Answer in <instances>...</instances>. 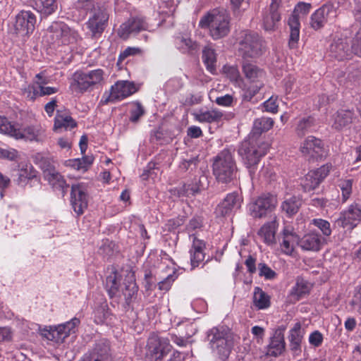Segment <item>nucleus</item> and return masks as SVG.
I'll return each instance as SVG.
<instances>
[{
	"instance_id": "nucleus-45",
	"label": "nucleus",
	"mask_w": 361,
	"mask_h": 361,
	"mask_svg": "<svg viewBox=\"0 0 361 361\" xmlns=\"http://www.w3.org/2000/svg\"><path fill=\"white\" fill-rule=\"evenodd\" d=\"M176 45L183 53H192L197 49V44L190 38L178 37L176 39Z\"/></svg>"
},
{
	"instance_id": "nucleus-4",
	"label": "nucleus",
	"mask_w": 361,
	"mask_h": 361,
	"mask_svg": "<svg viewBox=\"0 0 361 361\" xmlns=\"http://www.w3.org/2000/svg\"><path fill=\"white\" fill-rule=\"evenodd\" d=\"M269 149V144L263 140H252L242 142L238 153L244 160L247 168L256 166L262 157L264 156Z\"/></svg>"
},
{
	"instance_id": "nucleus-40",
	"label": "nucleus",
	"mask_w": 361,
	"mask_h": 361,
	"mask_svg": "<svg viewBox=\"0 0 361 361\" xmlns=\"http://www.w3.org/2000/svg\"><path fill=\"white\" fill-rule=\"evenodd\" d=\"M202 60L207 69L213 73L216 71V55L214 49L209 46L205 47L202 51Z\"/></svg>"
},
{
	"instance_id": "nucleus-13",
	"label": "nucleus",
	"mask_w": 361,
	"mask_h": 361,
	"mask_svg": "<svg viewBox=\"0 0 361 361\" xmlns=\"http://www.w3.org/2000/svg\"><path fill=\"white\" fill-rule=\"evenodd\" d=\"M109 18V14L106 9L99 8L94 11L86 23L93 37L102 35L108 25Z\"/></svg>"
},
{
	"instance_id": "nucleus-23",
	"label": "nucleus",
	"mask_w": 361,
	"mask_h": 361,
	"mask_svg": "<svg viewBox=\"0 0 361 361\" xmlns=\"http://www.w3.org/2000/svg\"><path fill=\"white\" fill-rule=\"evenodd\" d=\"M334 14H335V11L333 5H323L312 14L310 21V27L314 30H320Z\"/></svg>"
},
{
	"instance_id": "nucleus-64",
	"label": "nucleus",
	"mask_w": 361,
	"mask_h": 361,
	"mask_svg": "<svg viewBox=\"0 0 361 361\" xmlns=\"http://www.w3.org/2000/svg\"><path fill=\"white\" fill-rule=\"evenodd\" d=\"M322 334L318 331H315L313 333H312L309 337V342L310 343V344L316 347L319 346L322 344Z\"/></svg>"
},
{
	"instance_id": "nucleus-37",
	"label": "nucleus",
	"mask_w": 361,
	"mask_h": 361,
	"mask_svg": "<svg viewBox=\"0 0 361 361\" xmlns=\"http://www.w3.org/2000/svg\"><path fill=\"white\" fill-rule=\"evenodd\" d=\"M269 352L270 355L277 356L281 355L285 349L283 334L280 331H276L271 338Z\"/></svg>"
},
{
	"instance_id": "nucleus-8",
	"label": "nucleus",
	"mask_w": 361,
	"mask_h": 361,
	"mask_svg": "<svg viewBox=\"0 0 361 361\" xmlns=\"http://www.w3.org/2000/svg\"><path fill=\"white\" fill-rule=\"evenodd\" d=\"M47 33L53 43L66 44L76 42L78 34L61 21L53 22L47 29Z\"/></svg>"
},
{
	"instance_id": "nucleus-52",
	"label": "nucleus",
	"mask_w": 361,
	"mask_h": 361,
	"mask_svg": "<svg viewBox=\"0 0 361 361\" xmlns=\"http://www.w3.org/2000/svg\"><path fill=\"white\" fill-rule=\"evenodd\" d=\"M177 278L178 274L176 271H173L172 274H169L164 279L158 283L159 289L165 291L169 290Z\"/></svg>"
},
{
	"instance_id": "nucleus-49",
	"label": "nucleus",
	"mask_w": 361,
	"mask_h": 361,
	"mask_svg": "<svg viewBox=\"0 0 361 361\" xmlns=\"http://www.w3.org/2000/svg\"><path fill=\"white\" fill-rule=\"evenodd\" d=\"M16 129L6 117L0 116V133L14 137Z\"/></svg>"
},
{
	"instance_id": "nucleus-5",
	"label": "nucleus",
	"mask_w": 361,
	"mask_h": 361,
	"mask_svg": "<svg viewBox=\"0 0 361 361\" xmlns=\"http://www.w3.org/2000/svg\"><path fill=\"white\" fill-rule=\"evenodd\" d=\"M104 72L98 68L88 71H76L73 75V86H75L79 92L83 93L91 91L104 81Z\"/></svg>"
},
{
	"instance_id": "nucleus-17",
	"label": "nucleus",
	"mask_w": 361,
	"mask_h": 361,
	"mask_svg": "<svg viewBox=\"0 0 361 361\" xmlns=\"http://www.w3.org/2000/svg\"><path fill=\"white\" fill-rule=\"evenodd\" d=\"M329 173V167L323 165L320 168L310 171L301 180V186L305 192L314 190Z\"/></svg>"
},
{
	"instance_id": "nucleus-44",
	"label": "nucleus",
	"mask_w": 361,
	"mask_h": 361,
	"mask_svg": "<svg viewBox=\"0 0 361 361\" xmlns=\"http://www.w3.org/2000/svg\"><path fill=\"white\" fill-rule=\"evenodd\" d=\"M120 276L116 272H112L106 279V288L111 298L115 296L120 284Z\"/></svg>"
},
{
	"instance_id": "nucleus-47",
	"label": "nucleus",
	"mask_w": 361,
	"mask_h": 361,
	"mask_svg": "<svg viewBox=\"0 0 361 361\" xmlns=\"http://www.w3.org/2000/svg\"><path fill=\"white\" fill-rule=\"evenodd\" d=\"M274 224L272 222L265 224L258 231V235L263 238L267 244H271L274 242Z\"/></svg>"
},
{
	"instance_id": "nucleus-34",
	"label": "nucleus",
	"mask_w": 361,
	"mask_h": 361,
	"mask_svg": "<svg viewBox=\"0 0 361 361\" xmlns=\"http://www.w3.org/2000/svg\"><path fill=\"white\" fill-rule=\"evenodd\" d=\"M355 118L353 110L340 109L334 115V123L332 127L336 130H341L350 124Z\"/></svg>"
},
{
	"instance_id": "nucleus-43",
	"label": "nucleus",
	"mask_w": 361,
	"mask_h": 361,
	"mask_svg": "<svg viewBox=\"0 0 361 361\" xmlns=\"http://www.w3.org/2000/svg\"><path fill=\"white\" fill-rule=\"evenodd\" d=\"M314 119L312 116L301 118L295 128V133L300 137H302L310 133L314 126Z\"/></svg>"
},
{
	"instance_id": "nucleus-6",
	"label": "nucleus",
	"mask_w": 361,
	"mask_h": 361,
	"mask_svg": "<svg viewBox=\"0 0 361 361\" xmlns=\"http://www.w3.org/2000/svg\"><path fill=\"white\" fill-rule=\"evenodd\" d=\"M171 348L169 338L152 334L147 340L145 360V361H161L171 351Z\"/></svg>"
},
{
	"instance_id": "nucleus-57",
	"label": "nucleus",
	"mask_w": 361,
	"mask_h": 361,
	"mask_svg": "<svg viewBox=\"0 0 361 361\" xmlns=\"http://www.w3.org/2000/svg\"><path fill=\"white\" fill-rule=\"evenodd\" d=\"M23 94L29 99L34 101L36 97H39L38 85L36 84L30 85L23 90Z\"/></svg>"
},
{
	"instance_id": "nucleus-29",
	"label": "nucleus",
	"mask_w": 361,
	"mask_h": 361,
	"mask_svg": "<svg viewBox=\"0 0 361 361\" xmlns=\"http://www.w3.org/2000/svg\"><path fill=\"white\" fill-rule=\"evenodd\" d=\"M45 137L44 131L40 127L27 126L23 130L16 129L14 138L16 140L24 139L29 141L42 142Z\"/></svg>"
},
{
	"instance_id": "nucleus-56",
	"label": "nucleus",
	"mask_w": 361,
	"mask_h": 361,
	"mask_svg": "<svg viewBox=\"0 0 361 361\" xmlns=\"http://www.w3.org/2000/svg\"><path fill=\"white\" fill-rule=\"evenodd\" d=\"M264 87V82L258 85H253L249 87L243 93V98L244 100L250 101L252 97Z\"/></svg>"
},
{
	"instance_id": "nucleus-54",
	"label": "nucleus",
	"mask_w": 361,
	"mask_h": 361,
	"mask_svg": "<svg viewBox=\"0 0 361 361\" xmlns=\"http://www.w3.org/2000/svg\"><path fill=\"white\" fill-rule=\"evenodd\" d=\"M312 222V224L321 230L324 235L329 236L331 234V229L329 221L322 219H314Z\"/></svg>"
},
{
	"instance_id": "nucleus-46",
	"label": "nucleus",
	"mask_w": 361,
	"mask_h": 361,
	"mask_svg": "<svg viewBox=\"0 0 361 361\" xmlns=\"http://www.w3.org/2000/svg\"><path fill=\"white\" fill-rule=\"evenodd\" d=\"M125 288L123 290V294L125 297L126 302L129 305L132 298L137 294L138 286L135 280L131 277L129 281L124 283Z\"/></svg>"
},
{
	"instance_id": "nucleus-39",
	"label": "nucleus",
	"mask_w": 361,
	"mask_h": 361,
	"mask_svg": "<svg viewBox=\"0 0 361 361\" xmlns=\"http://www.w3.org/2000/svg\"><path fill=\"white\" fill-rule=\"evenodd\" d=\"M76 126L77 123L71 116H63L58 113L54 119V129L55 130H71Z\"/></svg>"
},
{
	"instance_id": "nucleus-36",
	"label": "nucleus",
	"mask_w": 361,
	"mask_h": 361,
	"mask_svg": "<svg viewBox=\"0 0 361 361\" xmlns=\"http://www.w3.org/2000/svg\"><path fill=\"white\" fill-rule=\"evenodd\" d=\"M299 237L295 233L285 229L283 232V239L281 243V250L288 255H291L295 244L298 245Z\"/></svg>"
},
{
	"instance_id": "nucleus-31",
	"label": "nucleus",
	"mask_w": 361,
	"mask_h": 361,
	"mask_svg": "<svg viewBox=\"0 0 361 361\" xmlns=\"http://www.w3.org/2000/svg\"><path fill=\"white\" fill-rule=\"evenodd\" d=\"M289 333L290 348L294 355H298L301 353V343L304 336V329H302L300 323L297 322Z\"/></svg>"
},
{
	"instance_id": "nucleus-27",
	"label": "nucleus",
	"mask_w": 361,
	"mask_h": 361,
	"mask_svg": "<svg viewBox=\"0 0 361 361\" xmlns=\"http://www.w3.org/2000/svg\"><path fill=\"white\" fill-rule=\"evenodd\" d=\"M205 247V243L203 240L193 237L192 245L190 250L191 270L198 267L204 261L205 258V253L204 252Z\"/></svg>"
},
{
	"instance_id": "nucleus-60",
	"label": "nucleus",
	"mask_w": 361,
	"mask_h": 361,
	"mask_svg": "<svg viewBox=\"0 0 361 361\" xmlns=\"http://www.w3.org/2000/svg\"><path fill=\"white\" fill-rule=\"evenodd\" d=\"M0 157L7 159L10 161H14L18 157V152L14 149H1Z\"/></svg>"
},
{
	"instance_id": "nucleus-2",
	"label": "nucleus",
	"mask_w": 361,
	"mask_h": 361,
	"mask_svg": "<svg viewBox=\"0 0 361 361\" xmlns=\"http://www.w3.org/2000/svg\"><path fill=\"white\" fill-rule=\"evenodd\" d=\"M213 174L219 182L228 183L236 177L237 166L234 159V150L224 149L214 158Z\"/></svg>"
},
{
	"instance_id": "nucleus-11",
	"label": "nucleus",
	"mask_w": 361,
	"mask_h": 361,
	"mask_svg": "<svg viewBox=\"0 0 361 361\" xmlns=\"http://www.w3.org/2000/svg\"><path fill=\"white\" fill-rule=\"evenodd\" d=\"M358 222H361V205L354 202L340 214L335 221V226L353 230Z\"/></svg>"
},
{
	"instance_id": "nucleus-63",
	"label": "nucleus",
	"mask_w": 361,
	"mask_h": 361,
	"mask_svg": "<svg viewBox=\"0 0 361 361\" xmlns=\"http://www.w3.org/2000/svg\"><path fill=\"white\" fill-rule=\"evenodd\" d=\"M95 1L94 0H78L76 6L80 9H84L85 11H91L94 8Z\"/></svg>"
},
{
	"instance_id": "nucleus-55",
	"label": "nucleus",
	"mask_w": 361,
	"mask_h": 361,
	"mask_svg": "<svg viewBox=\"0 0 361 361\" xmlns=\"http://www.w3.org/2000/svg\"><path fill=\"white\" fill-rule=\"evenodd\" d=\"M258 269L259 275L260 276H264L266 279L271 280L276 276V273L265 263H259L258 264Z\"/></svg>"
},
{
	"instance_id": "nucleus-35",
	"label": "nucleus",
	"mask_w": 361,
	"mask_h": 361,
	"mask_svg": "<svg viewBox=\"0 0 361 361\" xmlns=\"http://www.w3.org/2000/svg\"><path fill=\"white\" fill-rule=\"evenodd\" d=\"M302 204V200L299 196H290L285 198L281 203V210L290 217L295 215Z\"/></svg>"
},
{
	"instance_id": "nucleus-59",
	"label": "nucleus",
	"mask_w": 361,
	"mask_h": 361,
	"mask_svg": "<svg viewBox=\"0 0 361 361\" xmlns=\"http://www.w3.org/2000/svg\"><path fill=\"white\" fill-rule=\"evenodd\" d=\"M224 70L231 80L237 81L240 78V73L236 66H224Z\"/></svg>"
},
{
	"instance_id": "nucleus-51",
	"label": "nucleus",
	"mask_w": 361,
	"mask_h": 361,
	"mask_svg": "<svg viewBox=\"0 0 361 361\" xmlns=\"http://www.w3.org/2000/svg\"><path fill=\"white\" fill-rule=\"evenodd\" d=\"M145 113L144 107L140 102H137L134 103L133 108L130 109V117L129 119L131 122L136 123Z\"/></svg>"
},
{
	"instance_id": "nucleus-32",
	"label": "nucleus",
	"mask_w": 361,
	"mask_h": 361,
	"mask_svg": "<svg viewBox=\"0 0 361 361\" xmlns=\"http://www.w3.org/2000/svg\"><path fill=\"white\" fill-rule=\"evenodd\" d=\"M273 125L274 121L271 118L262 117L255 119L249 137L252 140H262L260 138L262 133L268 131Z\"/></svg>"
},
{
	"instance_id": "nucleus-58",
	"label": "nucleus",
	"mask_w": 361,
	"mask_h": 361,
	"mask_svg": "<svg viewBox=\"0 0 361 361\" xmlns=\"http://www.w3.org/2000/svg\"><path fill=\"white\" fill-rule=\"evenodd\" d=\"M353 55H357L361 57V33L358 32L353 39L351 43Z\"/></svg>"
},
{
	"instance_id": "nucleus-21",
	"label": "nucleus",
	"mask_w": 361,
	"mask_h": 361,
	"mask_svg": "<svg viewBox=\"0 0 361 361\" xmlns=\"http://www.w3.org/2000/svg\"><path fill=\"white\" fill-rule=\"evenodd\" d=\"M36 22V16L33 13L22 11L16 17L15 30L18 34L27 35L34 31Z\"/></svg>"
},
{
	"instance_id": "nucleus-20",
	"label": "nucleus",
	"mask_w": 361,
	"mask_h": 361,
	"mask_svg": "<svg viewBox=\"0 0 361 361\" xmlns=\"http://www.w3.org/2000/svg\"><path fill=\"white\" fill-rule=\"evenodd\" d=\"M281 4V0H271L269 6L262 13V24L264 30L272 31L277 28L281 20V14L279 8Z\"/></svg>"
},
{
	"instance_id": "nucleus-30",
	"label": "nucleus",
	"mask_w": 361,
	"mask_h": 361,
	"mask_svg": "<svg viewBox=\"0 0 361 361\" xmlns=\"http://www.w3.org/2000/svg\"><path fill=\"white\" fill-rule=\"evenodd\" d=\"M44 179L49 182L54 190L60 191L63 197L66 195L69 185L57 171H47Z\"/></svg>"
},
{
	"instance_id": "nucleus-50",
	"label": "nucleus",
	"mask_w": 361,
	"mask_h": 361,
	"mask_svg": "<svg viewBox=\"0 0 361 361\" xmlns=\"http://www.w3.org/2000/svg\"><path fill=\"white\" fill-rule=\"evenodd\" d=\"M352 179H345L340 180L338 187L342 191L343 202H345L350 197L352 193Z\"/></svg>"
},
{
	"instance_id": "nucleus-24",
	"label": "nucleus",
	"mask_w": 361,
	"mask_h": 361,
	"mask_svg": "<svg viewBox=\"0 0 361 361\" xmlns=\"http://www.w3.org/2000/svg\"><path fill=\"white\" fill-rule=\"evenodd\" d=\"M242 71L245 79L250 83L258 85L263 82L266 72L250 60L242 61Z\"/></svg>"
},
{
	"instance_id": "nucleus-19",
	"label": "nucleus",
	"mask_w": 361,
	"mask_h": 361,
	"mask_svg": "<svg viewBox=\"0 0 361 361\" xmlns=\"http://www.w3.org/2000/svg\"><path fill=\"white\" fill-rule=\"evenodd\" d=\"M148 28V23L145 18L141 16L130 17L127 21L122 23L118 30V35L126 39L133 33H137Z\"/></svg>"
},
{
	"instance_id": "nucleus-10",
	"label": "nucleus",
	"mask_w": 361,
	"mask_h": 361,
	"mask_svg": "<svg viewBox=\"0 0 361 361\" xmlns=\"http://www.w3.org/2000/svg\"><path fill=\"white\" fill-rule=\"evenodd\" d=\"M312 6L310 4L305 2H299L295 7L291 16L288 19V25L290 30V47H293V44H295L299 40L300 37V21L299 14L307 15L311 8Z\"/></svg>"
},
{
	"instance_id": "nucleus-9",
	"label": "nucleus",
	"mask_w": 361,
	"mask_h": 361,
	"mask_svg": "<svg viewBox=\"0 0 361 361\" xmlns=\"http://www.w3.org/2000/svg\"><path fill=\"white\" fill-rule=\"evenodd\" d=\"M277 204V197L271 193L262 194L250 205V214L254 218H263L271 214Z\"/></svg>"
},
{
	"instance_id": "nucleus-48",
	"label": "nucleus",
	"mask_w": 361,
	"mask_h": 361,
	"mask_svg": "<svg viewBox=\"0 0 361 361\" xmlns=\"http://www.w3.org/2000/svg\"><path fill=\"white\" fill-rule=\"evenodd\" d=\"M250 0H230L231 7L235 16H240L250 6Z\"/></svg>"
},
{
	"instance_id": "nucleus-7",
	"label": "nucleus",
	"mask_w": 361,
	"mask_h": 361,
	"mask_svg": "<svg viewBox=\"0 0 361 361\" xmlns=\"http://www.w3.org/2000/svg\"><path fill=\"white\" fill-rule=\"evenodd\" d=\"M211 348L222 360H226L231 351L233 342L226 336V334L221 331L218 328L212 329L207 334Z\"/></svg>"
},
{
	"instance_id": "nucleus-12",
	"label": "nucleus",
	"mask_w": 361,
	"mask_h": 361,
	"mask_svg": "<svg viewBox=\"0 0 361 361\" xmlns=\"http://www.w3.org/2000/svg\"><path fill=\"white\" fill-rule=\"evenodd\" d=\"M300 152L313 160H322L327 154L323 142L314 136H309L305 140L300 146Z\"/></svg>"
},
{
	"instance_id": "nucleus-16",
	"label": "nucleus",
	"mask_w": 361,
	"mask_h": 361,
	"mask_svg": "<svg viewBox=\"0 0 361 361\" xmlns=\"http://www.w3.org/2000/svg\"><path fill=\"white\" fill-rule=\"evenodd\" d=\"M71 203L74 212L78 215L82 214L87 208L88 195L82 183L75 184L71 186Z\"/></svg>"
},
{
	"instance_id": "nucleus-26",
	"label": "nucleus",
	"mask_w": 361,
	"mask_h": 361,
	"mask_svg": "<svg viewBox=\"0 0 361 361\" xmlns=\"http://www.w3.org/2000/svg\"><path fill=\"white\" fill-rule=\"evenodd\" d=\"M312 285L303 278L298 277L295 285L292 287L288 295L290 303H295L310 293Z\"/></svg>"
},
{
	"instance_id": "nucleus-42",
	"label": "nucleus",
	"mask_w": 361,
	"mask_h": 361,
	"mask_svg": "<svg viewBox=\"0 0 361 361\" xmlns=\"http://www.w3.org/2000/svg\"><path fill=\"white\" fill-rule=\"evenodd\" d=\"M223 117V114L215 109L205 111H200L196 114L195 118L200 122L213 123L219 121Z\"/></svg>"
},
{
	"instance_id": "nucleus-14",
	"label": "nucleus",
	"mask_w": 361,
	"mask_h": 361,
	"mask_svg": "<svg viewBox=\"0 0 361 361\" xmlns=\"http://www.w3.org/2000/svg\"><path fill=\"white\" fill-rule=\"evenodd\" d=\"M81 361H112L109 341L104 338L97 341L94 348L83 355Z\"/></svg>"
},
{
	"instance_id": "nucleus-41",
	"label": "nucleus",
	"mask_w": 361,
	"mask_h": 361,
	"mask_svg": "<svg viewBox=\"0 0 361 361\" xmlns=\"http://www.w3.org/2000/svg\"><path fill=\"white\" fill-rule=\"evenodd\" d=\"M66 327L62 324H59L54 329H51L49 331H47L44 334V336L50 341H54L56 343L63 342L66 338L68 336L67 331H66Z\"/></svg>"
},
{
	"instance_id": "nucleus-18",
	"label": "nucleus",
	"mask_w": 361,
	"mask_h": 361,
	"mask_svg": "<svg viewBox=\"0 0 361 361\" xmlns=\"http://www.w3.org/2000/svg\"><path fill=\"white\" fill-rule=\"evenodd\" d=\"M207 177L204 176H201L198 178H195L190 182L173 189L171 193L178 197L194 196L204 189Z\"/></svg>"
},
{
	"instance_id": "nucleus-22",
	"label": "nucleus",
	"mask_w": 361,
	"mask_h": 361,
	"mask_svg": "<svg viewBox=\"0 0 361 361\" xmlns=\"http://www.w3.org/2000/svg\"><path fill=\"white\" fill-rule=\"evenodd\" d=\"M137 91V88L133 82L129 81H118L114 85L111 86L109 97L104 101V104L108 102H114L117 100H121L133 94Z\"/></svg>"
},
{
	"instance_id": "nucleus-53",
	"label": "nucleus",
	"mask_w": 361,
	"mask_h": 361,
	"mask_svg": "<svg viewBox=\"0 0 361 361\" xmlns=\"http://www.w3.org/2000/svg\"><path fill=\"white\" fill-rule=\"evenodd\" d=\"M47 83V80L44 79L43 81H36V84L38 85V93L39 97L45 95H51L57 92L58 89L53 87H44V85Z\"/></svg>"
},
{
	"instance_id": "nucleus-61",
	"label": "nucleus",
	"mask_w": 361,
	"mask_h": 361,
	"mask_svg": "<svg viewBox=\"0 0 361 361\" xmlns=\"http://www.w3.org/2000/svg\"><path fill=\"white\" fill-rule=\"evenodd\" d=\"M141 53V49L137 47H127L119 55V60H123L128 56H135Z\"/></svg>"
},
{
	"instance_id": "nucleus-15",
	"label": "nucleus",
	"mask_w": 361,
	"mask_h": 361,
	"mask_svg": "<svg viewBox=\"0 0 361 361\" xmlns=\"http://www.w3.org/2000/svg\"><path fill=\"white\" fill-rule=\"evenodd\" d=\"M242 197L237 192L228 194L225 198L219 202L215 209L216 217H226L230 216L233 212L239 209L241 206Z\"/></svg>"
},
{
	"instance_id": "nucleus-25",
	"label": "nucleus",
	"mask_w": 361,
	"mask_h": 361,
	"mask_svg": "<svg viewBox=\"0 0 361 361\" xmlns=\"http://www.w3.org/2000/svg\"><path fill=\"white\" fill-rule=\"evenodd\" d=\"M329 52L332 57L338 61L349 59L353 56L352 48L350 49L348 42L343 39L334 40L330 45Z\"/></svg>"
},
{
	"instance_id": "nucleus-28",
	"label": "nucleus",
	"mask_w": 361,
	"mask_h": 361,
	"mask_svg": "<svg viewBox=\"0 0 361 361\" xmlns=\"http://www.w3.org/2000/svg\"><path fill=\"white\" fill-rule=\"evenodd\" d=\"M324 239L322 236L314 232H310L299 238L298 245L302 250L306 251L317 252L323 245Z\"/></svg>"
},
{
	"instance_id": "nucleus-3",
	"label": "nucleus",
	"mask_w": 361,
	"mask_h": 361,
	"mask_svg": "<svg viewBox=\"0 0 361 361\" xmlns=\"http://www.w3.org/2000/svg\"><path fill=\"white\" fill-rule=\"evenodd\" d=\"M238 44V52L243 60L256 59L266 51L265 41L252 31L242 32Z\"/></svg>"
},
{
	"instance_id": "nucleus-1",
	"label": "nucleus",
	"mask_w": 361,
	"mask_h": 361,
	"mask_svg": "<svg viewBox=\"0 0 361 361\" xmlns=\"http://www.w3.org/2000/svg\"><path fill=\"white\" fill-rule=\"evenodd\" d=\"M200 27L209 28L214 39L226 37L230 32V16L224 9L213 10L200 20Z\"/></svg>"
},
{
	"instance_id": "nucleus-38",
	"label": "nucleus",
	"mask_w": 361,
	"mask_h": 361,
	"mask_svg": "<svg viewBox=\"0 0 361 361\" xmlns=\"http://www.w3.org/2000/svg\"><path fill=\"white\" fill-rule=\"evenodd\" d=\"M254 305L259 310L268 308L270 305V297L259 287H255L253 294Z\"/></svg>"
},
{
	"instance_id": "nucleus-33",
	"label": "nucleus",
	"mask_w": 361,
	"mask_h": 361,
	"mask_svg": "<svg viewBox=\"0 0 361 361\" xmlns=\"http://www.w3.org/2000/svg\"><path fill=\"white\" fill-rule=\"evenodd\" d=\"M32 6L42 18H46L54 13L58 9L56 0H31Z\"/></svg>"
},
{
	"instance_id": "nucleus-62",
	"label": "nucleus",
	"mask_w": 361,
	"mask_h": 361,
	"mask_svg": "<svg viewBox=\"0 0 361 361\" xmlns=\"http://www.w3.org/2000/svg\"><path fill=\"white\" fill-rule=\"evenodd\" d=\"M198 162V157H195L190 159H183L179 165V168L180 170L183 171H186L191 165H194L195 166L197 165Z\"/></svg>"
}]
</instances>
